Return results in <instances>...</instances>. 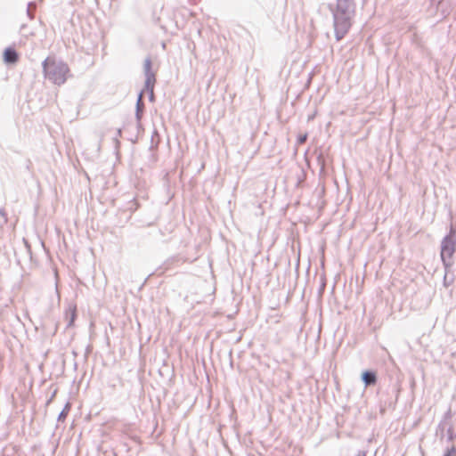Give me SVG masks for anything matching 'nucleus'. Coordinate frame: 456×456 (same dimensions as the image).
<instances>
[{"label": "nucleus", "mask_w": 456, "mask_h": 456, "mask_svg": "<svg viewBox=\"0 0 456 456\" xmlns=\"http://www.w3.org/2000/svg\"><path fill=\"white\" fill-rule=\"evenodd\" d=\"M43 70L45 78L58 86L64 84L69 74V66L54 56H48L43 61Z\"/></svg>", "instance_id": "obj_1"}, {"label": "nucleus", "mask_w": 456, "mask_h": 456, "mask_svg": "<svg viewBox=\"0 0 456 456\" xmlns=\"http://www.w3.org/2000/svg\"><path fill=\"white\" fill-rule=\"evenodd\" d=\"M354 13L334 12V30L338 41L341 40L352 26V18Z\"/></svg>", "instance_id": "obj_2"}, {"label": "nucleus", "mask_w": 456, "mask_h": 456, "mask_svg": "<svg viewBox=\"0 0 456 456\" xmlns=\"http://www.w3.org/2000/svg\"><path fill=\"white\" fill-rule=\"evenodd\" d=\"M456 244L452 237L447 236L442 242L441 257L446 265H450L451 259L455 252Z\"/></svg>", "instance_id": "obj_3"}, {"label": "nucleus", "mask_w": 456, "mask_h": 456, "mask_svg": "<svg viewBox=\"0 0 456 456\" xmlns=\"http://www.w3.org/2000/svg\"><path fill=\"white\" fill-rule=\"evenodd\" d=\"M334 12L354 13V0H337Z\"/></svg>", "instance_id": "obj_4"}, {"label": "nucleus", "mask_w": 456, "mask_h": 456, "mask_svg": "<svg viewBox=\"0 0 456 456\" xmlns=\"http://www.w3.org/2000/svg\"><path fill=\"white\" fill-rule=\"evenodd\" d=\"M77 318V307L75 305H70L65 312V321L68 323V327L74 326L75 321Z\"/></svg>", "instance_id": "obj_5"}, {"label": "nucleus", "mask_w": 456, "mask_h": 456, "mask_svg": "<svg viewBox=\"0 0 456 456\" xmlns=\"http://www.w3.org/2000/svg\"><path fill=\"white\" fill-rule=\"evenodd\" d=\"M19 60V54L13 48H6L4 52V61L6 63H15Z\"/></svg>", "instance_id": "obj_6"}, {"label": "nucleus", "mask_w": 456, "mask_h": 456, "mask_svg": "<svg viewBox=\"0 0 456 456\" xmlns=\"http://www.w3.org/2000/svg\"><path fill=\"white\" fill-rule=\"evenodd\" d=\"M362 379L365 382V384L370 385L376 383V375L373 372L365 371L362 373Z\"/></svg>", "instance_id": "obj_7"}, {"label": "nucleus", "mask_w": 456, "mask_h": 456, "mask_svg": "<svg viewBox=\"0 0 456 456\" xmlns=\"http://www.w3.org/2000/svg\"><path fill=\"white\" fill-rule=\"evenodd\" d=\"M443 456H456V446L452 445L448 448Z\"/></svg>", "instance_id": "obj_8"}, {"label": "nucleus", "mask_w": 456, "mask_h": 456, "mask_svg": "<svg viewBox=\"0 0 456 456\" xmlns=\"http://www.w3.org/2000/svg\"><path fill=\"white\" fill-rule=\"evenodd\" d=\"M154 83H155V77H154V75L151 74V73H149L148 77H147V80H146L147 86H151L152 87Z\"/></svg>", "instance_id": "obj_9"}, {"label": "nucleus", "mask_w": 456, "mask_h": 456, "mask_svg": "<svg viewBox=\"0 0 456 456\" xmlns=\"http://www.w3.org/2000/svg\"><path fill=\"white\" fill-rule=\"evenodd\" d=\"M306 139H307V134H300L298 136V139H297L298 140V143L299 144L305 143Z\"/></svg>", "instance_id": "obj_10"}, {"label": "nucleus", "mask_w": 456, "mask_h": 456, "mask_svg": "<svg viewBox=\"0 0 456 456\" xmlns=\"http://www.w3.org/2000/svg\"><path fill=\"white\" fill-rule=\"evenodd\" d=\"M147 66H148V69H150V68H151V63H150V62H148V63H147Z\"/></svg>", "instance_id": "obj_11"}]
</instances>
